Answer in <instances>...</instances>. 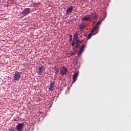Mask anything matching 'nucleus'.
Wrapping results in <instances>:
<instances>
[{
  "instance_id": "1",
  "label": "nucleus",
  "mask_w": 131,
  "mask_h": 131,
  "mask_svg": "<svg viewBox=\"0 0 131 131\" xmlns=\"http://www.w3.org/2000/svg\"><path fill=\"white\" fill-rule=\"evenodd\" d=\"M21 77V74L19 73L18 71H16L14 74V76L13 77V79L14 80H19L20 78Z\"/></svg>"
},
{
  "instance_id": "2",
  "label": "nucleus",
  "mask_w": 131,
  "mask_h": 131,
  "mask_svg": "<svg viewBox=\"0 0 131 131\" xmlns=\"http://www.w3.org/2000/svg\"><path fill=\"white\" fill-rule=\"evenodd\" d=\"M24 127V123H21L18 124L16 126L15 128H16L17 131H21L23 129Z\"/></svg>"
},
{
  "instance_id": "3",
  "label": "nucleus",
  "mask_w": 131,
  "mask_h": 131,
  "mask_svg": "<svg viewBox=\"0 0 131 131\" xmlns=\"http://www.w3.org/2000/svg\"><path fill=\"white\" fill-rule=\"evenodd\" d=\"M29 14H30V8H25L21 13V14L24 15V16H27Z\"/></svg>"
},
{
  "instance_id": "4",
  "label": "nucleus",
  "mask_w": 131,
  "mask_h": 131,
  "mask_svg": "<svg viewBox=\"0 0 131 131\" xmlns=\"http://www.w3.org/2000/svg\"><path fill=\"white\" fill-rule=\"evenodd\" d=\"M67 73V68L63 67L60 69V75L61 76L65 75Z\"/></svg>"
},
{
  "instance_id": "5",
  "label": "nucleus",
  "mask_w": 131,
  "mask_h": 131,
  "mask_svg": "<svg viewBox=\"0 0 131 131\" xmlns=\"http://www.w3.org/2000/svg\"><path fill=\"white\" fill-rule=\"evenodd\" d=\"M72 11H73V6H69L67 9L66 15H69L72 13Z\"/></svg>"
},
{
  "instance_id": "6",
  "label": "nucleus",
  "mask_w": 131,
  "mask_h": 131,
  "mask_svg": "<svg viewBox=\"0 0 131 131\" xmlns=\"http://www.w3.org/2000/svg\"><path fill=\"white\" fill-rule=\"evenodd\" d=\"M56 86V83L51 82L50 84V88L49 89V91L50 92H53L54 91V88Z\"/></svg>"
},
{
  "instance_id": "7",
  "label": "nucleus",
  "mask_w": 131,
  "mask_h": 131,
  "mask_svg": "<svg viewBox=\"0 0 131 131\" xmlns=\"http://www.w3.org/2000/svg\"><path fill=\"white\" fill-rule=\"evenodd\" d=\"M85 47H86V45L85 44H84L81 46L78 54V56H80V55H81V53H82L83 51H84V48H85Z\"/></svg>"
},
{
  "instance_id": "8",
  "label": "nucleus",
  "mask_w": 131,
  "mask_h": 131,
  "mask_svg": "<svg viewBox=\"0 0 131 131\" xmlns=\"http://www.w3.org/2000/svg\"><path fill=\"white\" fill-rule=\"evenodd\" d=\"M90 21L92 20H96L97 19V15L96 13H92L91 15H89Z\"/></svg>"
},
{
  "instance_id": "9",
  "label": "nucleus",
  "mask_w": 131,
  "mask_h": 131,
  "mask_svg": "<svg viewBox=\"0 0 131 131\" xmlns=\"http://www.w3.org/2000/svg\"><path fill=\"white\" fill-rule=\"evenodd\" d=\"M79 32H76L75 34L74 35V38L73 39L74 40H77V39H79Z\"/></svg>"
},
{
  "instance_id": "10",
  "label": "nucleus",
  "mask_w": 131,
  "mask_h": 131,
  "mask_svg": "<svg viewBox=\"0 0 131 131\" xmlns=\"http://www.w3.org/2000/svg\"><path fill=\"white\" fill-rule=\"evenodd\" d=\"M82 21H89L90 22H91V19L90 18L89 15L83 17L82 18Z\"/></svg>"
},
{
  "instance_id": "11",
  "label": "nucleus",
  "mask_w": 131,
  "mask_h": 131,
  "mask_svg": "<svg viewBox=\"0 0 131 131\" xmlns=\"http://www.w3.org/2000/svg\"><path fill=\"white\" fill-rule=\"evenodd\" d=\"M78 77V72L75 73L73 76V79L74 82H75V81H76Z\"/></svg>"
},
{
  "instance_id": "12",
  "label": "nucleus",
  "mask_w": 131,
  "mask_h": 131,
  "mask_svg": "<svg viewBox=\"0 0 131 131\" xmlns=\"http://www.w3.org/2000/svg\"><path fill=\"white\" fill-rule=\"evenodd\" d=\"M43 72V69H42V66L38 68L37 73L39 74H41Z\"/></svg>"
},
{
  "instance_id": "13",
  "label": "nucleus",
  "mask_w": 131,
  "mask_h": 131,
  "mask_svg": "<svg viewBox=\"0 0 131 131\" xmlns=\"http://www.w3.org/2000/svg\"><path fill=\"white\" fill-rule=\"evenodd\" d=\"M79 27L80 30L83 29V28H85V25H84L83 23H82L79 26Z\"/></svg>"
},
{
  "instance_id": "14",
  "label": "nucleus",
  "mask_w": 131,
  "mask_h": 131,
  "mask_svg": "<svg viewBox=\"0 0 131 131\" xmlns=\"http://www.w3.org/2000/svg\"><path fill=\"white\" fill-rule=\"evenodd\" d=\"M100 24H101V21H98L97 23L94 26V28H96L97 29V28H98V26H99Z\"/></svg>"
},
{
  "instance_id": "15",
  "label": "nucleus",
  "mask_w": 131,
  "mask_h": 131,
  "mask_svg": "<svg viewBox=\"0 0 131 131\" xmlns=\"http://www.w3.org/2000/svg\"><path fill=\"white\" fill-rule=\"evenodd\" d=\"M76 41L77 43H81L82 41H83V39L79 40V39H78L77 40H76Z\"/></svg>"
},
{
  "instance_id": "16",
  "label": "nucleus",
  "mask_w": 131,
  "mask_h": 131,
  "mask_svg": "<svg viewBox=\"0 0 131 131\" xmlns=\"http://www.w3.org/2000/svg\"><path fill=\"white\" fill-rule=\"evenodd\" d=\"M79 46H80L79 43H77V42L76 41V45L75 46V49H78V48H79Z\"/></svg>"
},
{
  "instance_id": "17",
  "label": "nucleus",
  "mask_w": 131,
  "mask_h": 131,
  "mask_svg": "<svg viewBox=\"0 0 131 131\" xmlns=\"http://www.w3.org/2000/svg\"><path fill=\"white\" fill-rule=\"evenodd\" d=\"M93 36V34L91 33H90L88 36V39H90Z\"/></svg>"
},
{
  "instance_id": "18",
  "label": "nucleus",
  "mask_w": 131,
  "mask_h": 131,
  "mask_svg": "<svg viewBox=\"0 0 131 131\" xmlns=\"http://www.w3.org/2000/svg\"><path fill=\"white\" fill-rule=\"evenodd\" d=\"M75 45H76V42L73 41L71 45L72 47H74Z\"/></svg>"
},
{
  "instance_id": "19",
  "label": "nucleus",
  "mask_w": 131,
  "mask_h": 131,
  "mask_svg": "<svg viewBox=\"0 0 131 131\" xmlns=\"http://www.w3.org/2000/svg\"><path fill=\"white\" fill-rule=\"evenodd\" d=\"M96 30H97V29L94 28H94L92 29V30L91 31V32L93 33L95 32Z\"/></svg>"
},
{
  "instance_id": "20",
  "label": "nucleus",
  "mask_w": 131,
  "mask_h": 131,
  "mask_svg": "<svg viewBox=\"0 0 131 131\" xmlns=\"http://www.w3.org/2000/svg\"><path fill=\"white\" fill-rule=\"evenodd\" d=\"M37 4L35 3L32 4V7H35Z\"/></svg>"
},
{
  "instance_id": "21",
  "label": "nucleus",
  "mask_w": 131,
  "mask_h": 131,
  "mask_svg": "<svg viewBox=\"0 0 131 131\" xmlns=\"http://www.w3.org/2000/svg\"><path fill=\"white\" fill-rule=\"evenodd\" d=\"M9 131H15V130L14 129H12V128H10L9 129Z\"/></svg>"
},
{
  "instance_id": "22",
  "label": "nucleus",
  "mask_w": 131,
  "mask_h": 131,
  "mask_svg": "<svg viewBox=\"0 0 131 131\" xmlns=\"http://www.w3.org/2000/svg\"><path fill=\"white\" fill-rule=\"evenodd\" d=\"M69 37H70V38H72V35L70 34L69 35Z\"/></svg>"
},
{
  "instance_id": "23",
  "label": "nucleus",
  "mask_w": 131,
  "mask_h": 131,
  "mask_svg": "<svg viewBox=\"0 0 131 131\" xmlns=\"http://www.w3.org/2000/svg\"><path fill=\"white\" fill-rule=\"evenodd\" d=\"M58 72H59V70H57L56 71L55 74H57V73H58Z\"/></svg>"
},
{
  "instance_id": "24",
  "label": "nucleus",
  "mask_w": 131,
  "mask_h": 131,
  "mask_svg": "<svg viewBox=\"0 0 131 131\" xmlns=\"http://www.w3.org/2000/svg\"><path fill=\"white\" fill-rule=\"evenodd\" d=\"M70 40L71 41V40H72V38H70Z\"/></svg>"
},
{
  "instance_id": "25",
  "label": "nucleus",
  "mask_w": 131,
  "mask_h": 131,
  "mask_svg": "<svg viewBox=\"0 0 131 131\" xmlns=\"http://www.w3.org/2000/svg\"><path fill=\"white\" fill-rule=\"evenodd\" d=\"M80 38H82V36L80 35Z\"/></svg>"
}]
</instances>
